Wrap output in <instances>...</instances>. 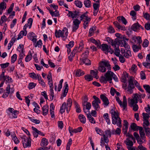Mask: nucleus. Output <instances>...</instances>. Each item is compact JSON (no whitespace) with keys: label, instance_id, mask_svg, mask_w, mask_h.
<instances>
[{"label":"nucleus","instance_id":"35","mask_svg":"<svg viewBox=\"0 0 150 150\" xmlns=\"http://www.w3.org/2000/svg\"><path fill=\"white\" fill-rule=\"evenodd\" d=\"M74 104L75 106L76 112L78 113L80 112L81 111V110L79 105L75 101H74Z\"/></svg>","mask_w":150,"mask_h":150},{"label":"nucleus","instance_id":"3","mask_svg":"<svg viewBox=\"0 0 150 150\" xmlns=\"http://www.w3.org/2000/svg\"><path fill=\"white\" fill-rule=\"evenodd\" d=\"M6 92L3 94L2 97L4 98H7L9 94L12 95L13 93L14 89L13 86L9 84H8L6 89Z\"/></svg>","mask_w":150,"mask_h":150},{"label":"nucleus","instance_id":"43","mask_svg":"<svg viewBox=\"0 0 150 150\" xmlns=\"http://www.w3.org/2000/svg\"><path fill=\"white\" fill-rule=\"evenodd\" d=\"M38 79L39 81V83L42 86H45V83L43 81V80L42 79L40 75H38Z\"/></svg>","mask_w":150,"mask_h":150},{"label":"nucleus","instance_id":"42","mask_svg":"<svg viewBox=\"0 0 150 150\" xmlns=\"http://www.w3.org/2000/svg\"><path fill=\"white\" fill-rule=\"evenodd\" d=\"M84 74V72L81 69L77 70L76 73V75L77 76H80Z\"/></svg>","mask_w":150,"mask_h":150},{"label":"nucleus","instance_id":"17","mask_svg":"<svg viewBox=\"0 0 150 150\" xmlns=\"http://www.w3.org/2000/svg\"><path fill=\"white\" fill-rule=\"evenodd\" d=\"M83 111L85 113H86L87 117L88 119L89 122L92 123L94 124L96 122L94 118L92 117L90 113V111L88 110V113H87V112L86 111V110L84 108H83Z\"/></svg>","mask_w":150,"mask_h":150},{"label":"nucleus","instance_id":"18","mask_svg":"<svg viewBox=\"0 0 150 150\" xmlns=\"http://www.w3.org/2000/svg\"><path fill=\"white\" fill-rule=\"evenodd\" d=\"M64 91L63 93H62L61 98L62 99V97H65L66 96L68 91V85L67 82H66L64 83V85L63 87Z\"/></svg>","mask_w":150,"mask_h":150},{"label":"nucleus","instance_id":"13","mask_svg":"<svg viewBox=\"0 0 150 150\" xmlns=\"http://www.w3.org/2000/svg\"><path fill=\"white\" fill-rule=\"evenodd\" d=\"M100 64L101 65L105 67L108 70H110L111 67L110 64L109 62L108 61L106 60L105 59H102Z\"/></svg>","mask_w":150,"mask_h":150},{"label":"nucleus","instance_id":"25","mask_svg":"<svg viewBox=\"0 0 150 150\" xmlns=\"http://www.w3.org/2000/svg\"><path fill=\"white\" fill-rule=\"evenodd\" d=\"M42 109L43 115H46L48 113L49 107L47 105L43 106Z\"/></svg>","mask_w":150,"mask_h":150},{"label":"nucleus","instance_id":"56","mask_svg":"<svg viewBox=\"0 0 150 150\" xmlns=\"http://www.w3.org/2000/svg\"><path fill=\"white\" fill-rule=\"evenodd\" d=\"M72 139L71 138H70L68 141V142L67 143V146L66 148V150H70V146L71 144H72Z\"/></svg>","mask_w":150,"mask_h":150},{"label":"nucleus","instance_id":"46","mask_svg":"<svg viewBox=\"0 0 150 150\" xmlns=\"http://www.w3.org/2000/svg\"><path fill=\"white\" fill-rule=\"evenodd\" d=\"M50 13L51 15L52 16H59V12L56 10L55 11L53 12V11H52L50 10H49Z\"/></svg>","mask_w":150,"mask_h":150},{"label":"nucleus","instance_id":"52","mask_svg":"<svg viewBox=\"0 0 150 150\" xmlns=\"http://www.w3.org/2000/svg\"><path fill=\"white\" fill-rule=\"evenodd\" d=\"M106 68H105V67L101 65L100 64V66L98 68L99 70L102 72H104L106 71Z\"/></svg>","mask_w":150,"mask_h":150},{"label":"nucleus","instance_id":"53","mask_svg":"<svg viewBox=\"0 0 150 150\" xmlns=\"http://www.w3.org/2000/svg\"><path fill=\"white\" fill-rule=\"evenodd\" d=\"M32 128L34 131L33 132L34 137L36 138L37 137L38 135V131H36V130H37V129L33 126L32 127Z\"/></svg>","mask_w":150,"mask_h":150},{"label":"nucleus","instance_id":"63","mask_svg":"<svg viewBox=\"0 0 150 150\" xmlns=\"http://www.w3.org/2000/svg\"><path fill=\"white\" fill-rule=\"evenodd\" d=\"M143 87L147 92L149 93H150V86L149 85H144L143 86Z\"/></svg>","mask_w":150,"mask_h":150},{"label":"nucleus","instance_id":"50","mask_svg":"<svg viewBox=\"0 0 150 150\" xmlns=\"http://www.w3.org/2000/svg\"><path fill=\"white\" fill-rule=\"evenodd\" d=\"M74 4L76 6L79 8H81L83 5V4L79 0H76L74 2Z\"/></svg>","mask_w":150,"mask_h":150},{"label":"nucleus","instance_id":"62","mask_svg":"<svg viewBox=\"0 0 150 150\" xmlns=\"http://www.w3.org/2000/svg\"><path fill=\"white\" fill-rule=\"evenodd\" d=\"M36 85V84L33 82L30 83L28 86V88L29 89H31L34 88Z\"/></svg>","mask_w":150,"mask_h":150},{"label":"nucleus","instance_id":"8","mask_svg":"<svg viewBox=\"0 0 150 150\" xmlns=\"http://www.w3.org/2000/svg\"><path fill=\"white\" fill-rule=\"evenodd\" d=\"M101 49L103 51L105 52L106 53L109 52L112 54L114 52L113 50L111 48V47H109L108 45L106 44H102Z\"/></svg>","mask_w":150,"mask_h":150},{"label":"nucleus","instance_id":"59","mask_svg":"<svg viewBox=\"0 0 150 150\" xmlns=\"http://www.w3.org/2000/svg\"><path fill=\"white\" fill-rule=\"evenodd\" d=\"M81 61L86 65H90L91 64V61L88 58L84 60H81Z\"/></svg>","mask_w":150,"mask_h":150},{"label":"nucleus","instance_id":"55","mask_svg":"<svg viewBox=\"0 0 150 150\" xmlns=\"http://www.w3.org/2000/svg\"><path fill=\"white\" fill-rule=\"evenodd\" d=\"M29 119L31 122L36 124H39L40 123V121L39 120L31 117H29Z\"/></svg>","mask_w":150,"mask_h":150},{"label":"nucleus","instance_id":"28","mask_svg":"<svg viewBox=\"0 0 150 150\" xmlns=\"http://www.w3.org/2000/svg\"><path fill=\"white\" fill-rule=\"evenodd\" d=\"M96 26H94L89 29V34L88 35L89 37H91L94 35V31L96 30Z\"/></svg>","mask_w":150,"mask_h":150},{"label":"nucleus","instance_id":"60","mask_svg":"<svg viewBox=\"0 0 150 150\" xmlns=\"http://www.w3.org/2000/svg\"><path fill=\"white\" fill-rule=\"evenodd\" d=\"M114 53L116 56L119 57L120 56V50L118 46H117V47L115 48Z\"/></svg>","mask_w":150,"mask_h":150},{"label":"nucleus","instance_id":"4","mask_svg":"<svg viewBox=\"0 0 150 150\" xmlns=\"http://www.w3.org/2000/svg\"><path fill=\"white\" fill-rule=\"evenodd\" d=\"M128 85L127 87V92L128 94H131L133 93V89L135 88L134 83V78L130 76L128 81Z\"/></svg>","mask_w":150,"mask_h":150},{"label":"nucleus","instance_id":"57","mask_svg":"<svg viewBox=\"0 0 150 150\" xmlns=\"http://www.w3.org/2000/svg\"><path fill=\"white\" fill-rule=\"evenodd\" d=\"M100 82L103 83H106L107 81H108L106 78L103 76H102L101 77L100 79Z\"/></svg>","mask_w":150,"mask_h":150},{"label":"nucleus","instance_id":"14","mask_svg":"<svg viewBox=\"0 0 150 150\" xmlns=\"http://www.w3.org/2000/svg\"><path fill=\"white\" fill-rule=\"evenodd\" d=\"M100 97L103 102V104L106 106H108L109 103L108 98L103 94H101L100 95Z\"/></svg>","mask_w":150,"mask_h":150},{"label":"nucleus","instance_id":"22","mask_svg":"<svg viewBox=\"0 0 150 150\" xmlns=\"http://www.w3.org/2000/svg\"><path fill=\"white\" fill-rule=\"evenodd\" d=\"M117 20L119 23L122 22L124 25H126L127 23V22L125 18L123 16H119L117 18Z\"/></svg>","mask_w":150,"mask_h":150},{"label":"nucleus","instance_id":"32","mask_svg":"<svg viewBox=\"0 0 150 150\" xmlns=\"http://www.w3.org/2000/svg\"><path fill=\"white\" fill-rule=\"evenodd\" d=\"M32 58V54L30 50L28 52V55L26 56L25 59V61L26 62H27L30 61Z\"/></svg>","mask_w":150,"mask_h":150},{"label":"nucleus","instance_id":"49","mask_svg":"<svg viewBox=\"0 0 150 150\" xmlns=\"http://www.w3.org/2000/svg\"><path fill=\"white\" fill-rule=\"evenodd\" d=\"M42 45V41L40 39L39 40L37 43L36 42V43H34L33 44V45L35 47H41Z\"/></svg>","mask_w":150,"mask_h":150},{"label":"nucleus","instance_id":"5","mask_svg":"<svg viewBox=\"0 0 150 150\" xmlns=\"http://www.w3.org/2000/svg\"><path fill=\"white\" fill-rule=\"evenodd\" d=\"M21 138L23 145L24 148L29 147L31 146V139L30 136L27 138L26 136H23Z\"/></svg>","mask_w":150,"mask_h":150},{"label":"nucleus","instance_id":"1","mask_svg":"<svg viewBox=\"0 0 150 150\" xmlns=\"http://www.w3.org/2000/svg\"><path fill=\"white\" fill-rule=\"evenodd\" d=\"M110 112L111 114L112 123L114 125L117 124L119 127H121V120L119 117V114L117 110L115 111L112 109L110 110Z\"/></svg>","mask_w":150,"mask_h":150},{"label":"nucleus","instance_id":"54","mask_svg":"<svg viewBox=\"0 0 150 150\" xmlns=\"http://www.w3.org/2000/svg\"><path fill=\"white\" fill-rule=\"evenodd\" d=\"M84 47V44L83 41L82 40L80 42L79 45V47H78V50H79V52H81Z\"/></svg>","mask_w":150,"mask_h":150},{"label":"nucleus","instance_id":"40","mask_svg":"<svg viewBox=\"0 0 150 150\" xmlns=\"http://www.w3.org/2000/svg\"><path fill=\"white\" fill-rule=\"evenodd\" d=\"M84 4L86 7L90 8L91 6V2L90 0H85L84 1Z\"/></svg>","mask_w":150,"mask_h":150},{"label":"nucleus","instance_id":"33","mask_svg":"<svg viewBox=\"0 0 150 150\" xmlns=\"http://www.w3.org/2000/svg\"><path fill=\"white\" fill-rule=\"evenodd\" d=\"M67 109L66 103L64 102L62 104L60 109V113L62 114L65 111L66 109Z\"/></svg>","mask_w":150,"mask_h":150},{"label":"nucleus","instance_id":"41","mask_svg":"<svg viewBox=\"0 0 150 150\" xmlns=\"http://www.w3.org/2000/svg\"><path fill=\"white\" fill-rule=\"evenodd\" d=\"M126 144L127 146L128 147H132L133 144L132 141L130 140L129 139L127 138V140L125 141Z\"/></svg>","mask_w":150,"mask_h":150},{"label":"nucleus","instance_id":"26","mask_svg":"<svg viewBox=\"0 0 150 150\" xmlns=\"http://www.w3.org/2000/svg\"><path fill=\"white\" fill-rule=\"evenodd\" d=\"M130 48L129 49L125 48L126 51L123 54V55L126 58H128L129 57L131 56L132 54L130 50Z\"/></svg>","mask_w":150,"mask_h":150},{"label":"nucleus","instance_id":"10","mask_svg":"<svg viewBox=\"0 0 150 150\" xmlns=\"http://www.w3.org/2000/svg\"><path fill=\"white\" fill-rule=\"evenodd\" d=\"M146 96L145 94H142L140 93H136L134 94V99H135L136 100H137V102L139 101L140 103H142V98H144Z\"/></svg>","mask_w":150,"mask_h":150},{"label":"nucleus","instance_id":"48","mask_svg":"<svg viewBox=\"0 0 150 150\" xmlns=\"http://www.w3.org/2000/svg\"><path fill=\"white\" fill-rule=\"evenodd\" d=\"M38 75H40L39 74H36L34 72L30 73H29L30 76L33 79H38Z\"/></svg>","mask_w":150,"mask_h":150},{"label":"nucleus","instance_id":"24","mask_svg":"<svg viewBox=\"0 0 150 150\" xmlns=\"http://www.w3.org/2000/svg\"><path fill=\"white\" fill-rule=\"evenodd\" d=\"M132 47L134 52H136L141 49V46L140 44H138V45L134 44L133 45Z\"/></svg>","mask_w":150,"mask_h":150},{"label":"nucleus","instance_id":"44","mask_svg":"<svg viewBox=\"0 0 150 150\" xmlns=\"http://www.w3.org/2000/svg\"><path fill=\"white\" fill-rule=\"evenodd\" d=\"M121 127L120 128L119 127V128H117L116 129L115 131H114V130H113V131H112V134H117L118 135H120L121 133Z\"/></svg>","mask_w":150,"mask_h":150},{"label":"nucleus","instance_id":"27","mask_svg":"<svg viewBox=\"0 0 150 150\" xmlns=\"http://www.w3.org/2000/svg\"><path fill=\"white\" fill-rule=\"evenodd\" d=\"M80 122L83 124L86 122V118L85 116L82 114H80L78 116Z\"/></svg>","mask_w":150,"mask_h":150},{"label":"nucleus","instance_id":"7","mask_svg":"<svg viewBox=\"0 0 150 150\" xmlns=\"http://www.w3.org/2000/svg\"><path fill=\"white\" fill-rule=\"evenodd\" d=\"M123 102L122 103V101L120 99V98L116 96V100L117 101L120 106L122 107H123V110H125L127 106V99L125 96H123Z\"/></svg>","mask_w":150,"mask_h":150},{"label":"nucleus","instance_id":"23","mask_svg":"<svg viewBox=\"0 0 150 150\" xmlns=\"http://www.w3.org/2000/svg\"><path fill=\"white\" fill-rule=\"evenodd\" d=\"M87 50L85 51L81 55V58L80 59L81 60H84L88 58L89 53V51L88 50V48H87Z\"/></svg>","mask_w":150,"mask_h":150},{"label":"nucleus","instance_id":"58","mask_svg":"<svg viewBox=\"0 0 150 150\" xmlns=\"http://www.w3.org/2000/svg\"><path fill=\"white\" fill-rule=\"evenodd\" d=\"M130 15L132 16L133 20H135L136 19V12L134 10L131 11L130 12Z\"/></svg>","mask_w":150,"mask_h":150},{"label":"nucleus","instance_id":"45","mask_svg":"<svg viewBox=\"0 0 150 150\" xmlns=\"http://www.w3.org/2000/svg\"><path fill=\"white\" fill-rule=\"evenodd\" d=\"M138 103L137 100L133 97L132 99L130 100V102L129 103L130 107H132L134 105H136L137 103Z\"/></svg>","mask_w":150,"mask_h":150},{"label":"nucleus","instance_id":"15","mask_svg":"<svg viewBox=\"0 0 150 150\" xmlns=\"http://www.w3.org/2000/svg\"><path fill=\"white\" fill-rule=\"evenodd\" d=\"M132 41L133 43L137 44H141L142 42L141 37L135 36L132 38Z\"/></svg>","mask_w":150,"mask_h":150},{"label":"nucleus","instance_id":"16","mask_svg":"<svg viewBox=\"0 0 150 150\" xmlns=\"http://www.w3.org/2000/svg\"><path fill=\"white\" fill-rule=\"evenodd\" d=\"M79 12L76 11H69V13L67 14V16L69 17H71L72 19H74L75 18H77L79 15Z\"/></svg>","mask_w":150,"mask_h":150},{"label":"nucleus","instance_id":"34","mask_svg":"<svg viewBox=\"0 0 150 150\" xmlns=\"http://www.w3.org/2000/svg\"><path fill=\"white\" fill-rule=\"evenodd\" d=\"M134 85L136 87H137L139 90L142 92H144V90L140 86L139 84L136 80H135L134 81Z\"/></svg>","mask_w":150,"mask_h":150},{"label":"nucleus","instance_id":"2","mask_svg":"<svg viewBox=\"0 0 150 150\" xmlns=\"http://www.w3.org/2000/svg\"><path fill=\"white\" fill-rule=\"evenodd\" d=\"M68 29L66 27L63 28L62 30H56L55 32V35L56 38L61 37L65 40L67 38L68 36Z\"/></svg>","mask_w":150,"mask_h":150},{"label":"nucleus","instance_id":"51","mask_svg":"<svg viewBox=\"0 0 150 150\" xmlns=\"http://www.w3.org/2000/svg\"><path fill=\"white\" fill-rule=\"evenodd\" d=\"M108 32L112 33L115 32V30L114 28L111 25H110L107 28Z\"/></svg>","mask_w":150,"mask_h":150},{"label":"nucleus","instance_id":"11","mask_svg":"<svg viewBox=\"0 0 150 150\" xmlns=\"http://www.w3.org/2000/svg\"><path fill=\"white\" fill-rule=\"evenodd\" d=\"M119 45L122 47H124L126 49H129L130 47L125 41L122 40V39L120 38L118 39V46Z\"/></svg>","mask_w":150,"mask_h":150},{"label":"nucleus","instance_id":"37","mask_svg":"<svg viewBox=\"0 0 150 150\" xmlns=\"http://www.w3.org/2000/svg\"><path fill=\"white\" fill-rule=\"evenodd\" d=\"M6 8V4L5 3L3 2L0 4V13L2 14V11L5 9Z\"/></svg>","mask_w":150,"mask_h":150},{"label":"nucleus","instance_id":"64","mask_svg":"<svg viewBox=\"0 0 150 150\" xmlns=\"http://www.w3.org/2000/svg\"><path fill=\"white\" fill-rule=\"evenodd\" d=\"M4 80L6 81V82L8 83H11L13 81L11 78L9 77L8 76H5V78Z\"/></svg>","mask_w":150,"mask_h":150},{"label":"nucleus","instance_id":"12","mask_svg":"<svg viewBox=\"0 0 150 150\" xmlns=\"http://www.w3.org/2000/svg\"><path fill=\"white\" fill-rule=\"evenodd\" d=\"M113 74V72L110 71L108 70L104 75V76L107 79L108 81H109L110 83H112V76Z\"/></svg>","mask_w":150,"mask_h":150},{"label":"nucleus","instance_id":"29","mask_svg":"<svg viewBox=\"0 0 150 150\" xmlns=\"http://www.w3.org/2000/svg\"><path fill=\"white\" fill-rule=\"evenodd\" d=\"M90 74L93 76L94 78L97 79L99 78V76L98 75V71L97 70H91L90 71Z\"/></svg>","mask_w":150,"mask_h":150},{"label":"nucleus","instance_id":"20","mask_svg":"<svg viewBox=\"0 0 150 150\" xmlns=\"http://www.w3.org/2000/svg\"><path fill=\"white\" fill-rule=\"evenodd\" d=\"M113 24L118 29L121 30L123 31L126 30V28L124 26L121 25L117 21H115L113 23Z\"/></svg>","mask_w":150,"mask_h":150},{"label":"nucleus","instance_id":"6","mask_svg":"<svg viewBox=\"0 0 150 150\" xmlns=\"http://www.w3.org/2000/svg\"><path fill=\"white\" fill-rule=\"evenodd\" d=\"M93 98L94 100L92 102V106L96 110H98L100 108L99 104L100 103L101 101L99 98L95 96H93Z\"/></svg>","mask_w":150,"mask_h":150},{"label":"nucleus","instance_id":"61","mask_svg":"<svg viewBox=\"0 0 150 150\" xmlns=\"http://www.w3.org/2000/svg\"><path fill=\"white\" fill-rule=\"evenodd\" d=\"M85 78L86 80L88 81H92L93 79V78L92 76L89 74H87L85 76Z\"/></svg>","mask_w":150,"mask_h":150},{"label":"nucleus","instance_id":"19","mask_svg":"<svg viewBox=\"0 0 150 150\" xmlns=\"http://www.w3.org/2000/svg\"><path fill=\"white\" fill-rule=\"evenodd\" d=\"M132 28L134 31H136L137 30H140V28L142 30L144 29V28L138 22L134 24L132 26Z\"/></svg>","mask_w":150,"mask_h":150},{"label":"nucleus","instance_id":"21","mask_svg":"<svg viewBox=\"0 0 150 150\" xmlns=\"http://www.w3.org/2000/svg\"><path fill=\"white\" fill-rule=\"evenodd\" d=\"M67 104V112L68 113L72 105V101L71 98H69L68 99Z\"/></svg>","mask_w":150,"mask_h":150},{"label":"nucleus","instance_id":"47","mask_svg":"<svg viewBox=\"0 0 150 150\" xmlns=\"http://www.w3.org/2000/svg\"><path fill=\"white\" fill-rule=\"evenodd\" d=\"M111 45L115 48L117 47V45L118 46V39H116L114 40H113Z\"/></svg>","mask_w":150,"mask_h":150},{"label":"nucleus","instance_id":"36","mask_svg":"<svg viewBox=\"0 0 150 150\" xmlns=\"http://www.w3.org/2000/svg\"><path fill=\"white\" fill-rule=\"evenodd\" d=\"M90 41L92 43L95 44L97 47L99 46L100 45V41L99 40L97 41L96 40L92 38L90 39Z\"/></svg>","mask_w":150,"mask_h":150},{"label":"nucleus","instance_id":"30","mask_svg":"<svg viewBox=\"0 0 150 150\" xmlns=\"http://www.w3.org/2000/svg\"><path fill=\"white\" fill-rule=\"evenodd\" d=\"M141 127L137 126V124L134 123H132L130 125V127L134 131H138L139 127Z\"/></svg>","mask_w":150,"mask_h":150},{"label":"nucleus","instance_id":"39","mask_svg":"<svg viewBox=\"0 0 150 150\" xmlns=\"http://www.w3.org/2000/svg\"><path fill=\"white\" fill-rule=\"evenodd\" d=\"M139 130V132L141 137L143 139H144L145 137V133L143 128L142 127H140Z\"/></svg>","mask_w":150,"mask_h":150},{"label":"nucleus","instance_id":"38","mask_svg":"<svg viewBox=\"0 0 150 150\" xmlns=\"http://www.w3.org/2000/svg\"><path fill=\"white\" fill-rule=\"evenodd\" d=\"M48 142L47 140L45 138H43L41 140L40 145L41 146H46L47 145Z\"/></svg>","mask_w":150,"mask_h":150},{"label":"nucleus","instance_id":"9","mask_svg":"<svg viewBox=\"0 0 150 150\" xmlns=\"http://www.w3.org/2000/svg\"><path fill=\"white\" fill-rule=\"evenodd\" d=\"M81 22V21L79 20L77 18L74 19L73 22L72 32H75L78 29Z\"/></svg>","mask_w":150,"mask_h":150},{"label":"nucleus","instance_id":"31","mask_svg":"<svg viewBox=\"0 0 150 150\" xmlns=\"http://www.w3.org/2000/svg\"><path fill=\"white\" fill-rule=\"evenodd\" d=\"M27 34V31L24 32L23 30L20 31L18 35L17 40H18L22 38L23 35L26 36Z\"/></svg>","mask_w":150,"mask_h":150}]
</instances>
